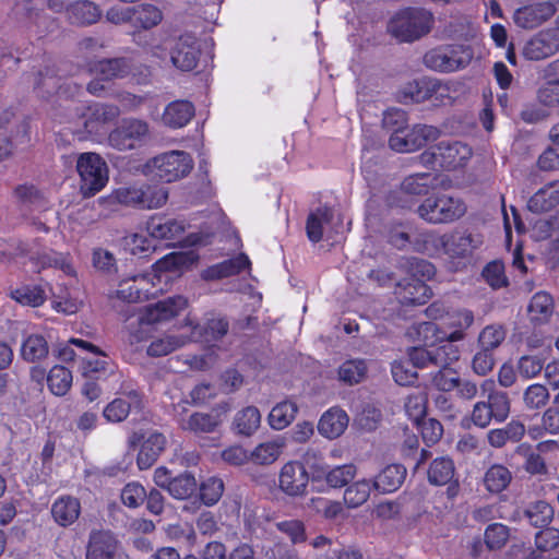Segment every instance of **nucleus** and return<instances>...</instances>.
Returning a JSON list of instances; mask_svg holds the SVG:
<instances>
[{"instance_id":"1","label":"nucleus","mask_w":559,"mask_h":559,"mask_svg":"<svg viewBox=\"0 0 559 559\" xmlns=\"http://www.w3.org/2000/svg\"><path fill=\"white\" fill-rule=\"evenodd\" d=\"M182 296L168 297L154 305L141 309L134 317L128 319V342L138 345L147 341L157 324L167 322L178 316L187 307Z\"/></svg>"},{"instance_id":"2","label":"nucleus","mask_w":559,"mask_h":559,"mask_svg":"<svg viewBox=\"0 0 559 559\" xmlns=\"http://www.w3.org/2000/svg\"><path fill=\"white\" fill-rule=\"evenodd\" d=\"M467 212L465 200L450 192H436L417 207L418 216L432 225H447L460 221Z\"/></svg>"},{"instance_id":"3","label":"nucleus","mask_w":559,"mask_h":559,"mask_svg":"<svg viewBox=\"0 0 559 559\" xmlns=\"http://www.w3.org/2000/svg\"><path fill=\"white\" fill-rule=\"evenodd\" d=\"M433 14L425 8L408 7L397 11L388 23L389 33L403 43H413L433 26Z\"/></svg>"},{"instance_id":"4","label":"nucleus","mask_w":559,"mask_h":559,"mask_svg":"<svg viewBox=\"0 0 559 559\" xmlns=\"http://www.w3.org/2000/svg\"><path fill=\"white\" fill-rule=\"evenodd\" d=\"M193 168V159L182 151H171L148 159L142 168L143 175L174 182L186 176Z\"/></svg>"},{"instance_id":"5","label":"nucleus","mask_w":559,"mask_h":559,"mask_svg":"<svg viewBox=\"0 0 559 559\" xmlns=\"http://www.w3.org/2000/svg\"><path fill=\"white\" fill-rule=\"evenodd\" d=\"M472 157V148L460 141H440L420 154L423 165L440 170L464 167Z\"/></svg>"},{"instance_id":"6","label":"nucleus","mask_w":559,"mask_h":559,"mask_svg":"<svg viewBox=\"0 0 559 559\" xmlns=\"http://www.w3.org/2000/svg\"><path fill=\"white\" fill-rule=\"evenodd\" d=\"M425 242L451 259H466L483 245L484 238L480 233L454 230L442 235L428 234Z\"/></svg>"},{"instance_id":"7","label":"nucleus","mask_w":559,"mask_h":559,"mask_svg":"<svg viewBox=\"0 0 559 559\" xmlns=\"http://www.w3.org/2000/svg\"><path fill=\"white\" fill-rule=\"evenodd\" d=\"M486 384L490 385L487 401L475 403L471 413V420L478 428L488 427L492 420L497 424L506 421L511 411L509 394L496 390L493 381H485Z\"/></svg>"},{"instance_id":"8","label":"nucleus","mask_w":559,"mask_h":559,"mask_svg":"<svg viewBox=\"0 0 559 559\" xmlns=\"http://www.w3.org/2000/svg\"><path fill=\"white\" fill-rule=\"evenodd\" d=\"M473 50L460 44L440 45L428 50L423 58L424 64L433 71L450 73L469 64Z\"/></svg>"},{"instance_id":"9","label":"nucleus","mask_w":559,"mask_h":559,"mask_svg":"<svg viewBox=\"0 0 559 559\" xmlns=\"http://www.w3.org/2000/svg\"><path fill=\"white\" fill-rule=\"evenodd\" d=\"M80 176V191L85 198L95 195L108 182V167L100 155L92 152L82 153L76 159Z\"/></svg>"},{"instance_id":"10","label":"nucleus","mask_w":559,"mask_h":559,"mask_svg":"<svg viewBox=\"0 0 559 559\" xmlns=\"http://www.w3.org/2000/svg\"><path fill=\"white\" fill-rule=\"evenodd\" d=\"M313 467L314 465L311 464L308 456L300 461L285 463L278 475L280 489L289 497L305 496L308 491Z\"/></svg>"},{"instance_id":"11","label":"nucleus","mask_w":559,"mask_h":559,"mask_svg":"<svg viewBox=\"0 0 559 559\" xmlns=\"http://www.w3.org/2000/svg\"><path fill=\"white\" fill-rule=\"evenodd\" d=\"M150 138V126L146 121L128 118L109 134V143L119 151L134 150L142 146Z\"/></svg>"},{"instance_id":"12","label":"nucleus","mask_w":559,"mask_h":559,"mask_svg":"<svg viewBox=\"0 0 559 559\" xmlns=\"http://www.w3.org/2000/svg\"><path fill=\"white\" fill-rule=\"evenodd\" d=\"M440 131L437 127L418 123L404 129V132L399 135H390L389 146L400 153H408L420 150L426 146L428 142L438 139Z\"/></svg>"},{"instance_id":"13","label":"nucleus","mask_w":559,"mask_h":559,"mask_svg":"<svg viewBox=\"0 0 559 559\" xmlns=\"http://www.w3.org/2000/svg\"><path fill=\"white\" fill-rule=\"evenodd\" d=\"M427 480L432 486H447V497L454 499L460 492L454 461L445 455L433 459L427 468Z\"/></svg>"},{"instance_id":"14","label":"nucleus","mask_w":559,"mask_h":559,"mask_svg":"<svg viewBox=\"0 0 559 559\" xmlns=\"http://www.w3.org/2000/svg\"><path fill=\"white\" fill-rule=\"evenodd\" d=\"M128 443L130 448H135L140 444V451L136 459L138 466L140 469H147L165 450L167 440L163 433L157 431L150 432L147 436L133 432L129 437Z\"/></svg>"},{"instance_id":"15","label":"nucleus","mask_w":559,"mask_h":559,"mask_svg":"<svg viewBox=\"0 0 559 559\" xmlns=\"http://www.w3.org/2000/svg\"><path fill=\"white\" fill-rule=\"evenodd\" d=\"M78 117L82 119L83 127L88 134H100L104 126L116 119L120 111L115 105L94 103L92 105L76 106Z\"/></svg>"},{"instance_id":"16","label":"nucleus","mask_w":559,"mask_h":559,"mask_svg":"<svg viewBox=\"0 0 559 559\" xmlns=\"http://www.w3.org/2000/svg\"><path fill=\"white\" fill-rule=\"evenodd\" d=\"M559 51V27H549L539 31L524 45L522 53L525 59L539 61L549 58Z\"/></svg>"},{"instance_id":"17","label":"nucleus","mask_w":559,"mask_h":559,"mask_svg":"<svg viewBox=\"0 0 559 559\" xmlns=\"http://www.w3.org/2000/svg\"><path fill=\"white\" fill-rule=\"evenodd\" d=\"M120 543L109 530H92L85 550V559H115Z\"/></svg>"},{"instance_id":"18","label":"nucleus","mask_w":559,"mask_h":559,"mask_svg":"<svg viewBox=\"0 0 559 559\" xmlns=\"http://www.w3.org/2000/svg\"><path fill=\"white\" fill-rule=\"evenodd\" d=\"M395 295L403 306H420L429 301L432 290L420 278L404 277L397 282Z\"/></svg>"},{"instance_id":"19","label":"nucleus","mask_w":559,"mask_h":559,"mask_svg":"<svg viewBox=\"0 0 559 559\" xmlns=\"http://www.w3.org/2000/svg\"><path fill=\"white\" fill-rule=\"evenodd\" d=\"M200 47L192 34H185L178 38L171 50V62L181 71L193 70L199 60Z\"/></svg>"},{"instance_id":"20","label":"nucleus","mask_w":559,"mask_h":559,"mask_svg":"<svg viewBox=\"0 0 559 559\" xmlns=\"http://www.w3.org/2000/svg\"><path fill=\"white\" fill-rule=\"evenodd\" d=\"M556 8L551 2H538L519 8L513 15L514 23L526 29L538 27L552 17Z\"/></svg>"},{"instance_id":"21","label":"nucleus","mask_w":559,"mask_h":559,"mask_svg":"<svg viewBox=\"0 0 559 559\" xmlns=\"http://www.w3.org/2000/svg\"><path fill=\"white\" fill-rule=\"evenodd\" d=\"M141 407L140 394L131 390L108 403L103 411V415L107 421L116 424L127 419L132 409H140Z\"/></svg>"},{"instance_id":"22","label":"nucleus","mask_w":559,"mask_h":559,"mask_svg":"<svg viewBox=\"0 0 559 559\" xmlns=\"http://www.w3.org/2000/svg\"><path fill=\"white\" fill-rule=\"evenodd\" d=\"M150 277L144 274H136L120 280L115 297L127 302H138L150 295Z\"/></svg>"},{"instance_id":"23","label":"nucleus","mask_w":559,"mask_h":559,"mask_svg":"<svg viewBox=\"0 0 559 559\" xmlns=\"http://www.w3.org/2000/svg\"><path fill=\"white\" fill-rule=\"evenodd\" d=\"M463 84L455 80H440L432 78L428 100L435 107L451 106L462 92Z\"/></svg>"},{"instance_id":"24","label":"nucleus","mask_w":559,"mask_h":559,"mask_svg":"<svg viewBox=\"0 0 559 559\" xmlns=\"http://www.w3.org/2000/svg\"><path fill=\"white\" fill-rule=\"evenodd\" d=\"M430 76H423L404 84L396 93V99L404 105L420 104L431 97Z\"/></svg>"},{"instance_id":"25","label":"nucleus","mask_w":559,"mask_h":559,"mask_svg":"<svg viewBox=\"0 0 559 559\" xmlns=\"http://www.w3.org/2000/svg\"><path fill=\"white\" fill-rule=\"evenodd\" d=\"M348 415L345 411L332 407L321 416L317 430L329 439L340 437L348 426Z\"/></svg>"},{"instance_id":"26","label":"nucleus","mask_w":559,"mask_h":559,"mask_svg":"<svg viewBox=\"0 0 559 559\" xmlns=\"http://www.w3.org/2000/svg\"><path fill=\"white\" fill-rule=\"evenodd\" d=\"M406 468L402 464H389L382 468L372 481V487L380 493H391L404 483Z\"/></svg>"},{"instance_id":"27","label":"nucleus","mask_w":559,"mask_h":559,"mask_svg":"<svg viewBox=\"0 0 559 559\" xmlns=\"http://www.w3.org/2000/svg\"><path fill=\"white\" fill-rule=\"evenodd\" d=\"M131 71V64L126 58L103 59L90 66V72L98 80L124 78Z\"/></svg>"},{"instance_id":"28","label":"nucleus","mask_w":559,"mask_h":559,"mask_svg":"<svg viewBox=\"0 0 559 559\" xmlns=\"http://www.w3.org/2000/svg\"><path fill=\"white\" fill-rule=\"evenodd\" d=\"M185 223L175 218L152 217L147 222V233L151 237L162 240H177L185 231Z\"/></svg>"},{"instance_id":"29","label":"nucleus","mask_w":559,"mask_h":559,"mask_svg":"<svg viewBox=\"0 0 559 559\" xmlns=\"http://www.w3.org/2000/svg\"><path fill=\"white\" fill-rule=\"evenodd\" d=\"M81 514L79 499L71 496L59 497L51 506V515L55 522L67 527L72 525Z\"/></svg>"},{"instance_id":"30","label":"nucleus","mask_w":559,"mask_h":559,"mask_svg":"<svg viewBox=\"0 0 559 559\" xmlns=\"http://www.w3.org/2000/svg\"><path fill=\"white\" fill-rule=\"evenodd\" d=\"M180 428L195 435L211 433L222 424L218 414L197 412L187 418H178Z\"/></svg>"},{"instance_id":"31","label":"nucleus","mask_w":559,"mask_h":559,"mask_svg":"<svg viewBox=\"0 0 559 559\" xmlns=\"http://www.w3.org/2000/svg\"><path fill=\"white\" fill-rule=\"evenodd\" d=\"M251 262L249 258L240 253L238 257L223 261L221 263L209 266L202 272V278L205 281H215L224 277L233 276L240 273L242 270L250 267Z\"/></svg>"},{"instance_id":"32","label":"nucleus","mask_w":559,"mask_h":559,"mask_svg":"<svg viewBox=\"0 0 559 559\" xmlns=\"http://www.w3.org/2000/svg\"><path fill=\"white\" fill-rule=\"evenodd\" d=\"M559 204V180L548 182L528 200L527 207L533 213L548 212Z\"/></svg>"},{"instance_id":"33","label":"nucleus","mask_w":559,"mask_h":559,"mask_svg":"<svg viewBox=\"0 0 559 559\" xmlns=\"http://www.w3.org/2000/svg\"><path fill=\"white\" fill-rule=\"evenodd\" d=\"M194 116V106L188 100H174L169 103L162 115L165 126L177 129L185 127Z\"/></svg>"},{"instance_id":"34","label":"nucleus","mask_w":559,"mask_h":559,"mask_svg":"<svg viewBox=\"0 0 559 559\" xmlns=\"http://www.w3.org/2000/svg\"><path fill=\"white\" fill-rule=\"evenodd\" d=\"M102 16L100 9L91 1L79 0L67 7L68 20L78 25L96 23Z\"/></svg>"},{"instance_id":"35","label":"nucleus","mask_w":559,"mask_h":559,"mask_svg":"<svg viewBox=\"0 0 559 559\" xmlns=\"http://www.w3.org/2000/svg\"><path fill=\"white\" fill-rule=\"evenodd\" d=\"M285 445L283 437L262 442L250 452V461L259 465L273 464L283 453Z\"/></svg>"},{"instance_id":"36","label":"nucleus","mask_w":559,"mask_h":559,"mask_svg":"<svg viewBox=\"0 0 559 559\" xmlns=\"http://www.w3.org/2000/svg\"><path fill=\"white\" fill-rule=\"evenodd\" d=\"M49 347L46 338L38 333L26 335L21 344V356L29 362L41 361L48 356Z\"/></svg>"},{"instance_id":"37","label":"nucleus","mask_w":559,"mask_h":559,"mask_svg":"<svg viewBox=\"0 0 559 559\" xmlns=\"http://www.w3.org/2000/svg\"><path fill=\"white\" fill-rule=\"evenodd\" d=\"M163 20L162 11L154 4L141 3L132 7V25L142 29H151Z\"/></svg>"},{"instance_id":"38","label":"nucleus","mask_w":559,"mask_h":559,"mask_svg":"<svg viewBox=\"0 0 559 559\" xmlns=\"http://www.w3.org/2000/svg\"><path fill=\"white\" fill-rule=\"evenodd\" d=\"M140 210H155L164 206L168 200V189L157 183L139 185Z\"/></svg>"},{"instance_id":"39","label":"nucleus","mask_w":559,"mask_h":559,"mask_svg":"<svg viewBox=\"0 0 559 559\" xmlns=\"http://www.w3.org/2000/svg\"><path fill=\"white\" fill-rule=\"evenodd\" d=\"M511 480V472L502 464H492L484 476L485 488L491 493L502 492L509 487Z\"/></svg>"},{"instance_id":"40","label":"nucleus","mask_w":559,"mask_h":559,"mask_svg":"<svg viewBox=\"0 0 559 559\" xmlns=\"http://www.w3.org/2000/svg\"><path fill=\"white\" fill-rule=\"evenodd\" d=\"M554 312V299L546 292L536 293L528 305V314L533 322L544 323Z\"/></svg>"},{"instance_id":"41","label":"nucleus","mask_w":559,"mask_h":559,"mask_svg":"<svg viewBox=\"0 0 559 559\" xmlns=\"http://www.w3.org/2000/svg\"><path fill=\"white\" fill-rule=\"evenodd\" d=\"M191 341L190 335H165L151 342L146 353L151 357H160L173 353Z\"/></svg>"},{"instance_id":"42","label":"nucleus","mask_w":559,"mask_h":559,"mask_svg":"<svg viewBox=\"0 0 559 559\" xmlns=\"http://www.w3.org/2000/svg\"><path fill=\"white\" fill-rule=\"evenodd\" d=\"M228 331V322L222 318H214L207 321L205 328L195 325L191 332V341H217L222 338Z\"/></svg>"},{"instance_id":"43","label":"nucleus","mask_w":559,"mask_h":559,"mask_svg":"<svg viewBox=\"0 0 559 559\" xmlns=\"http://www.w3.org/2000/svg\"><path fill=\"white\" fill-rule=\"evenodd\" d=\"M298 412L297 405L292 401L277 403L269 414V423L273 429L282 430L288 427Z\"/></svg>"},{"instance_id":"44","label":"nucleus","mask_w":559,"mask_h":559,"mask_svg":"<svg viewBox=\"0 0 559 559\" xmlns=\"http://www.w3.org/2000/svg\"><path fill=\"white\" fill-rule=\"evenodd\" d=\"M524 516L536 528L548 526L554 519V508L544 500L535 501L524 510Z\"/></svg>"},{"instance_id":"45","label":"nucleus","mask_w":559,"mask_h":559,"mask_svg":"<svg viewBox=\"0 0 559 559\" xmlns=\"http://www.w3.org/2000/svg\"><path fill=\"white\" fill-rule=\"evenodd\" d=\"M435 179L430 173H416L405 177L401 186L413 199L414 197L426 195L432 187Z\"/></svg>"},{"instance_id":"46","label":"nucleus","mask_w":559,"mask_h":559,"mask_svg":"<svg viewBox=\"0 0 559 559\" xmlns=\"http://www.w3.org/2000/svg\"><path fill=\"white\" fill-rule=\"evenodd\" d=\"M47 382L53 395L63 396L72 385V372L63 366H53L48 373Z\"/></svg>"},{"instance_id":"47","label":"nucleus","mask_w":559,"mask_h":559,"mask_svg":"<svg viewBox=\"0 0 559 559\" xmlns=\"http://www.w3.org/2000/svg\"><path fill=\"white\" fill-rule=\"evenodd\" d=\"M261 423V414L254 406H248L237 413L234 419V427L238 433L251 436Z\"/></svg>"},{"instance_id":"48","label":"nucleus","mask_w":559,"mask_h":559,"mask_svg":"<svg viewBox=\"0 0 559 559\" xmlns=\"http://www.w3.org/2000/svg\"><path fill=\"white\" fill-rule=\"evenodd\" d=\"M140 192L139 185L124 186L114 190L108 197L100 198L99 202H109L111 204H121L140 209Z\"/></svg>"},{"instance_id":"49","label":"nucleus","mask_w":559,"mask_h":559,"mask_svg":"<svg viewBox=\"0 0 559 559\" xmlns=\"http://www.w3.org/2000/svg\"><path fill=\"white\" fill-rule=\"evenodd\" d=\"M10 297L16 302L28 306L39 307L46 301L45 290L37 285H25L10 292Z\"/></svg>"},{"instance_id":"50","label":"nucleus","mask_w":559,"mask_h":559,"mask_svg":"<svg viewBox=\"0 0 559 559\" xmlns=\"http://www.w3.org/2000/svg\"><path fill=\"white\" fill-rule=\"evenodd\" d=\"M337 373L344 383L357 384L366 377L367 365L364 359H349L338 367Z\"/></svg>"},{"instance_id":"51","label":"nucleus","mask_w":559,"mask_h":559,"mask_svg":"<svg viewBox=\"0 0 559 559\" xmlns=\"http://www.w3.org/2000/svg\"><path fill=\"white\" fill-rule=\"evenodd\" d=\"M405 412L414 424H419L427 417L428 394L425 391H417L409 394L405 401Z\"/></svg>"},{"instance_id":"52","label":"nucleus","mask_w":559,"mask_h":559,"mask_svg":"<svg viewBox=\"0 0 559 559\" xmlns=\"http://www.w3.org/2000/svg\"><path fill=\"white\" fill-rule=\"evenodd\" d=\"M370 492V481L366 479L357 480L345 489L344 502L348 508H358L368 500Z\"/></svg>"},{"instance_id":"53","label":"nucleus","mask_w":559,"mask_h":559,"mask_svg":"<svg viewBox=\"0 0 559 559\" xmlns=\"http://www.w3.org/2000/svg\"><path fill=\"white\" fill-rule=\"evenodd\" d=\"M431 353L432 366L438 368L451 367L460 358L459 347L451 342H444L437 347H432Z\"/></svg>"},{"instance_id":"54","label":"nucleus","mask_w":559,"mask_h":559,"mask_svg":"<svg viewBox=\"0 0 559 559\" xmlns=\"http://www.w3.org/2000/svg\"><path fill=\"white\" fill-rule=\"evenodd\" d=\"M516 452L525 457L524 469L531 475H543L547 473L545 460L539 452L534 451L528 444H520Z\"/></svg>"},{"instance_id":"55","label":"nucleus","mask_w":559,"mask_h":559,"mask_svg":"<svg viewBox=\"0 0 559 559\" xmlns=\"http://www.w3.org/2000/svg\"><path fill=\"white\" fill-rule=\"evenodd\" d=\"M404 267L407 273L406 277L420 278L424 283L436 275V267L431 262L416 257L407 258Z\"/></svg>"},{"instance_id":"56","label":"nucleus","mask_w":559,"mask_h":559,"mask_svg":"<svg viewBox=\"0 0 559 559\" xmlns=\"http://www.w3.org/2000/svg\"><path fill=\"white\" fill-rule=\"evenodd\" d=\"M132 41L140 47L146 55L152 57H162L165 48L154 33H144L134 31L132 33Z\"/></svg>"},{"instance_id":"57","label":"nucleus","mask_w":559,"mask_h":559,"mask_svg":"<svg viewBox=\"0 0 559 559\" xmlns=\"http://www.w3.org/2000/svg\"><path fill=\"white\" fill-rule=\"evenodd\" d=\"M510 537V530L502 523L489 524L484 534V540L488 549L497 550L504 547Z\"/></svg>"},{"instance_id":"58","label":"nucleus","mask_w":559,"mask_h":559,"mask_svg":"<svg viewBox=\"0 0 559 559\" xmlns=\"http://www.w3.org/2000/svg\"><path fill=\"white\" fill-rule=\"evenodd\" d=\"M549 401V391L546 385L533 383L528 385L523 393V402L528 409H540Z\"/></svg>"},{"instance_id":"59","label":"nucleus","mask_w":559,"mask_h":559,"mask_svg":"<svg viewBox=\"0 0 559 559\" xmlns=\"http://www.w3.org/2000/svg\"><path fill=\"white\" fill-rule=\"evenodd\" d=\"M545 359L539 355H523L518 360L516 370L521 378L528 380L545 371Z\"/></svg>"},{"instance_id":"60","label":"nucleus","mask_w":559,"mask_h":559,"mask_svg":"<svg viewBox=\"0 0 559 559\" xmlns=\"http://www.w3.org/2000/svg\"><path fill=\"white\" fill-rule=\"evenodd\" d=\"M60 90V80L50 70L39 72L34 79V91L40 98H49Z\"/></svg>"},{"instance_id":"61","label":"nucleus","mask_w":559,"mask_h":559,"mask_svg":"<svg viewBox=\"0 0 559 559\" xmlns=\"http://www.w3.org/2000/svg\"><path fill=\"white\" fill-rule=\"evenodd\" d=\"M407 114L405 110L400 108H389L384 111L382 118V127L391 135H401L404 129L407 127Z\"/></svg>"},{"instance_id":"62","label":"nucleus","mask_w":559,"mask_h":559,"mask_svg":"<svg viewBox=\"0 0 559 559\" xmlns=\"http://www.w3.org/2000/svg\"><path fill=\"white\" fill-rule=\"evenodd\" d=\"M506 338V330L500 324L485 326L478 335L480 348L492 350L498 348Z\"/></svg>"},{"instance_id":"63","label":"nucleus","mask_w":559,"mask_h":559,"mask_svg":"<svg viewBox=\"0 0 559 559\" xmlns=\"http://www.w3.org/2000/svg\"><path fill=\"white\" fill-rule=\"evenodd\" d=\"M385 239L389 245L397 250H404L411 243V236L404 223H391L385 228Z\"/></svg>"},{"instance_id":"64","label":"nucleus","mask_w":559,"mask_h":559,"mask_svg":"<svg viewBox=\"0 0 559 559\" xmlns=\"http://www.w3.org/2000/svg\"><path fill=\"white\" fill-rule=\"evenodd\" d=\"M391 373L399 385H412L416 382L418 374L408 360H394L391 365Z\"/></svg>"}]
</instances>
